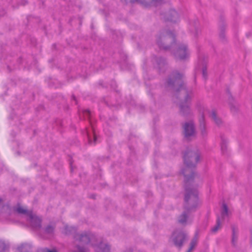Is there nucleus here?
<instances>
[{
	"label": "nucleus",
	"mask_w": 252,
	"mask_h": 252,
	"mask_svg": "<svg viewBox=\"0 0 252 252\" xmlns=\"http://www.w3.org/2000/svg\"><path fill=\"white\" fill-rule=\"evenodd\" d=\"M185 238V234L182 232H174L172 236V238L175 244L179 247L181 246Z\"/></svg>",
	"instance_id": "4"
},
{
	"label": "nucleus",
	"mask_w": 252,
	"mask_h": 252,
	"mask_svg": "<svg viewBox=\"0 0 252 252\" xmlns=\"http://www.w3.org/2000/svg\"><path fill=\"white\" fill-rule=\"evenodd\" d=\"M200 127L201 128V132L203 135H204L206 133V131L205 129H204V126H202V122H200Z\"/></svg>",
	"instance_id": "15"
},
{
	"label": "nucleus",
	"mask_w": 252,
	"mask_h": 252,
	"mask_svg": "<svg viewBox=\"0 0 252 252\" xmlns=\"http://www.w3.org/2000/svg\"><path fill=\"white\" fill-rule=\"evenodd\" d=\"M198 160H199V159H198V156H197V157H196V160H197V161H198Z\"/></svg>",
	"instance_id": "23"
},
{
	"label": "nucleus",
	"mask_w": 252,
	"mask_h": 252,
	"mask_svg": "<svg viewBox=\"0 0 252 252\" xmlns=\"http://www.w3.org/2000/svg\"><path fill=\"white\" fill-rule=\"evenodd\" d=\"M83 114L85 116H87V117H89L90 114V112L88 110H86L84 111Z\"/></svg>",
	"instance_id": "16"
},
{
	"label": "nucleus",
	"mask_w": 252,
	"mask_h": 252,
	"mask_svg": "<svg viewBox=\"0 0 252 252\" xmlns=\"http://www.w3.org/2000/svg\"><path fill=\"white\" fill-rule=\"evenodd\" d=\"M221 222V219L220 217H218L217 219V225L212 229L213 232H216L220 228Z\"/></svg>",
	"instance_id": "9"
},
{
	"label": "nucleus",
	"mask_w": 252,
	"mask_h": 252,
	"mask_svg": "<svg viewBox=\"0 0 252 252\" xmlns=\"http://www.w3.org/2000/svg\"><path fill=\"white\" fill-rule=\"evenodd\" d=\"M45 252H57V251L55 250H46Z\"/></svg>",
	"instance_id": "19"
},
{
	"label": "nucleus",
	"mask_w": 252,
	"mask_h": 252,
	"mask_svg": "<svg viewBox=\"0 0 252 252\" xmlns=\"http://www.w3.org/2000/svg\"><path fill=\"white\" fill-rule=\"evenodd\" d=\"M209 116L215 121L218 125L220 123V120L217 118L216 113L214 111H212L210 114Z\"/></svg>",
	"instance_id": "8"
},
{
	"label": "nucleus",
	"mask_w": 252,
	"mask_h": 252,
	"mask_svg": "<svg viewBox=\"0 0 252 252\" xmlns=\"http://www.w3.org/2000/svg\"><path fill=\"white\" fill-rule=\"evenodd\" d=\"M185 136L189 139L194 135V127L192 122L186 123L184 126Z\"/></svg>",
	"instance_id": "3"
},
{
	"label": "nucleus",
	"mask_w": 252,
	"mask_h": 252,
	"mask_svg": "<svg viewBox=\"0 0 252 252\" xmlns=\"http://www.w3.org/2000/svg\"><path fill=\"white\" fill-rule=\"evenodd\" d=\"M228 215L227 208L226 205L223 204L222 208L221 216L222 218H225Z\"/></svg>",
	"instance_id": "11"
},
{
	"label": "nucleus",
	"mask_w": 252,
	"mask_h": 252,
	"mask_svg": "<svg viewBox=\"0 0 252 252\" xmlns=\"http://www.w3.org/2000/svg\"><path fill=\"white\" fill-rule=\"evenodd\" d=\"M189 56V52L187 50L186 46L184 45L180 47L175 53V56L180 59H185Z\"/></svg>",
	"instance_id": "5"
},
{
	"label": "nucleus",
	"mask_w": 252,
	"mask_h": 252,
	"mask_svg": "<svg viewBox=\"0 0 252 252\" xmlns=\"http://www.w3.org/2000/svg\"><path fill=\"white\" fill-rule=\"evenodd\" d=\"M86 133L87 135L89 142L90 143H94L95 144L96 143V137L93 128H92L91 132H90L88 129H87Z\"/></svg>",
	"instance_id": "7"
},
{
	"label": "nucleus",
	"mask_w": 252,
	"mask_h": 252,
	"mask_svg": "<svg viewBox=\"0 0 252 252\" xmlns=\"http://www.w3.org/2000/svg\"><path fill=\"white\" fill-rule=\"evenodd\" d=\"M53 230L54 228L52 226H49L46 228L45 232L48 234H51L53 232Z\"/></svg>",
	"instance_id": "13"
},
{
	"label": "nucleus",
	"mask_w": 252,
	"mask_h": 252,
	"mask_svg": "<svg viewBox=\"0 0 252 252\" xmlns=\"http://www.w3.org/2000/svg\"><path fill=\"white\" fill-rule=\"evenodd\" d=\"M24 249H25V246L22 245L19 248V250L21 251V250Z\"/></svg>",
	"instance_id": "21"
},
{
	"label": "nucleus",
	"mask_w": 252,
	"mask_h": 252,
	"mask_svg": "<svg viewBox=\"0 0 252 252\" xmlns=\"http://www.w3.org/2000/svg\"><path fill=\"white\" fill-rule=\"evenodd\" d=\"M203 75L205 74V71L204 70H203Z\"/></svg>",
	"instance_id": "25"
},
{
	"label": "nucleus",
	"mask_w": 252,
	"mask_h": 252,
	"mask_svg": "<svg viewBox=\"0 0 252 252\" xmlns=\"http://www.w3.org/2000/svg\"><path fill=\"white\" fill-rule=\"evenodd\" d=\"M15 211L23 216L24 218L27 220V224L29 226L35 229L40 227L41 220L32 212L28 211L20 205H18L15 208Z\"/></svg>",
	"instance_id": "2"
},
{
	"label": "nucleus",
	"mask_w": 252,
	"mask_h": 252,
	"mask_svg": "<svg viewBox=\"0 0 252 252\" xmlns=\"http://www.w3.org/2000/svg\"><path fill=\"white\" fill-rule=\"evenodd\" d=\"M185 161L187 164V167L188 168H189L190 166H191V165H189L188 163H187V161H186V156H185Z\"/></svg>",
	"instance_id": "20"
},
{
	"label": "nucleus",
	"mask_w": 252,
	"mask_h": 252,
	"mask_svg": "<svg viewBox=\"0 0 252 252\" xmlns=\"http://www.w3.org/2000/svg\"><path fill=\"white\" fill-rule=\"evenodd\" d=\"M179 221L181 223H184L188 222V217L187 215L184 213L182 214L179 219Z\"/></svg>",
	"instance_id": "10"
},
{
	"label": "nucleus",
	"mask_w": 252,
	"mask_h": 252,
	"mask_svg": "<svg viewBox=\"0 0 252 252\" xmlns=\"http://www.w3.org/2000/svg\"><path fill=\"white\" fill-rule=\"evenodd\" d=\"M234 239H235L234 235H233V238H232V242L233 243H234Z\"/></svg>",
	"instance_id": "22"
},
{
	"label": "nucleus",
	"mask_w": 252,
	"mask_h": 252,
	"mask_svg": "<svg viewBox=\"0 0 252 252\" xmlns=\"http://www.w3.org/2000/svg\"><path fill=\"white\" fill-rule=\"evenodd\" d=\"M197 200V192L194 190L188 191L185 195V200L187 202H196Z\"/></svg>",
	"instance_id": "6"
},
{
	"label": "nucleus",
	"mask_w": 252,
	"mask_h": 252,
	"mask_svg": "<svg viewBox=\"0 0 252 252\" xmlns=\"http://www.w3.org/2000/svg\"><path fill=\"white\" fill-rule=\"evenodd\" d=\"M126 252H132L130 250H129V251H127Z\"/></svg>",
	"instance_id": "24"
},
{
	"label": "nucleus",
	"mask_w": 252,
	"mask_h": 252,
	"mask_svg": "<svg viewBox=\"0 0 252 252\" xmlns=\"http://www.w3.org/2000/svg\"><path fill=\"white\" fill-rule=\"evenodd\" d=\"M196 244H197L196 239H193L190 243V248H189V251H188V252H191V251L194 248V247L196 245Z\"/></svg>",
	"instance_id": "12"
},
{
	"label": "nucleus",
	"mask_w": 252,
	"mask_h": 252,
	"mask_svg": "<svg viewBox=\"0 0 252 252\" xmlns=\"http://www.w3.org/2000/svg\"><path fill=\"white\" fill-rule=\"evenodd\" d=\"M5 245L2 241H0V252L4 248Z\"/></svg>",
	"instance_id": "17"
},
{
	"label": "nucleus",
	"mask_w": 252,
	"mask_h": 252,
	"mask_svg": "<svg viewBox=\"0 0 252 252\" xmlns=\"http://www.w3.org/2000/svg\"><path fill=\"white\" fill-rule=\"evenodd\" d=\"M161 0H152V3L154 4V5H157V4L158 3H159V1H160Z\"/></svg>",
	"instance_id": "18"
},
{
	"label": "nucleus",
	"mask_w": 252,
	"mask_h": 252,
	"mask_svg": "<svg viewBox=\"0 0 252 252\" xmlns=\"http://www.w3.org/2000/svg\"><path fill=\"white\" fill-rule=\"evenodd\" d=\"M133 0L143 3L146 6H148L149 5L146 1H145V0Z\"/></svg>",
	"instance_id": "14"
},
{
	"label": "nucleus",
	"mask_w": 252,
	"mask_h": 252,
	"mask_svg": "<svg viewBox=\"0 0 252 252\" xmlns=\"http://www.w3.org/2000/svg\"><path fill=\"white\" fill-rule=\"evenodd\" d=\"M73 252H90L93 249L95 252H110V247L92 234L86 232L77 234L75 237Z\"/></svg>",
	"instance_id": "1"
}]
</instances>
